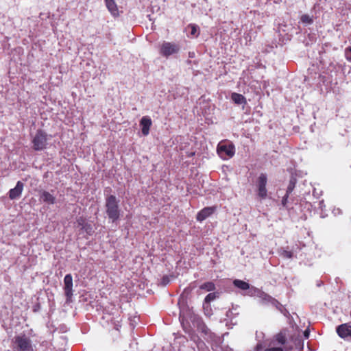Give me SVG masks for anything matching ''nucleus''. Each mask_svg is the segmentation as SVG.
<instances>
[{"instance_id":"obj_1","label":"nucleus","mask_w":351,"mask_h":351,"mask_svg":"<svg viewBox=\"0 0 351 351\" xmlns=\"http://www.w3.org/2000/svg\"><path fill=\"white\" fill-rule=\"evenodd\" d=\"M106 213L109 219L112 222L117 221L121 215L119 206V200L114 195H110L106 198Z\"/></svg>"},{"instance_id":"obj_2","label":"nucleus","mask_w":351,"mask_h":351,"mask_svg":"<svg viewBox=\"0 0 351 351\" xmlns=\"http://www.w3.org/2000/svg\"><path fill=\"white\" fill-rule=\"evenodd\" d=\"M217 152L221 158L227 160L234 156L235 146L230 141L222 140L217 145Z\"/></svg>"},{"instance_id":"obj_3","label":"nucleus","mask_w":351,"mask_h":351,"mask_svg":"<svg viewBox=\"0 0 351 351\" xmlns=\"http://www.w3.org/2000/svg\"><path fill=\"white\" fill-rule=\"evenodd\" d=\"M13 344V349L16 351H33L32 341L25 334L15 336Z\"/></svg>"},{"instance_id":"obj_4","label":"nucleus","mask_w":351,"mask_h":351,"mask_svg":"<svg viewBox=\"0 0 351 351\" xmlns=\"http://www.w3.org/2000/svg\"><path fill=\"white\" fill-rule=\"evenodd\" d=\"M180 47L178 44L173 42L164 41L160 46L159 53L165 58H169L179 53Z\"/></svg>"},{"instance_id":"obj_5","label":"nucleus","mask_w":351,"mask_h":351,"mask_svg":"<svg viewBox=\"0 0 351 351\" xmlns=\"http://www.w3.org/2000/svg\"><path fill=\"white\" fill-rule=\"evenodd\" d=\"M32 142L34 150L41 151L45 149L47 144V135L46 132L41 129L38 130Z\"/></svg>"},{"instance_id":"obj_6","label":"nucleus","mask_w":351,"mask_h":351,"mask_svg":"<svg viewBox=\"0 0 351 351\" xmlns=\"http://www.w3.org/2000/svg\"><path fill=\"white\" fill-rule=\"evenodd\" d=\"M267 175L263 173H261L256 180V186L257 195L261 199H265L267 197Z\"/></svg>"},{"instance_id":"obj_7","label":"nucleus","mask_w":351,"mask_h":351,"mask_svg":"<svg viewBox=\"0 0 351 351\" xmlns=\"http://www.w3.org/2000/svg\"><path fill=\"white\" fill-rule=\"evenodd\" d=\"M336 332L341 339L351 341V325L350 324L346 323L338 326Z\"/></svg>"},{"instance_id":"obj_8","label":"nucleus","mask_w":351,"mask_h":351,"mask_svg":"<svg viewBox=\"0 0 351 351\" xmlns=\"http://www.w3.org/2000/svg\"><path fill=\"white\" fill-rule=\"evenodd\" d=\"M64 291L66 302H70L73 296V277L71 274H66L64 278Z\"/></svg>"},{"instance_id":"obj_9","label":"nucleus","mask_w":351,"mask_h":351,"mask_svg":"<svg viewBox=\"0 0 351 351\" xmlns=\"http://www.w3.org/2000/svg\"><path fill=\"white\" fill-rule=\"evenodd\" d=\"M215 210L216 206L205 207L197 213L196 219L198 221H202L213 215Z\"/></svg>"},{"instance_id":"obj_10","label":"nucleus","mask_w":351,"mask_h":351,"mask_svg":"<svg viewBox=\"0 0 351 351\" xmlns=\"http://www.w3.org/2000/svg\"><path fill=\"white\" fill-rule=\"evenodd\" d=\"M152 125V119L148 116H144L140 121V126L141 127L142 134L147 136L149 133L150 128Z\"/></svg>"},{"instance_id":"obj_11","label":"nucleus","mask_w":351,"mask_h":351,"mask_svg":"<svg viewBox=\"0 0 351 351\" xmlns=\"http://www.w3.org/2000/svg\"><path fill=\"white\" fill-rule=\"evenodd\" d=\"M23 187L24 184L21 181H18L16 186L9 191V198L10 199H15L19 198L23 192Z\"/></svg>"},{"instance_id":"obj_12","label":"nucleus","mask_w":351,"mask_h":351,"mask_svg":"<svg viewBox=\"0 0 351 351\" xmlns=\"http://www.w3.org/2000/svg\"><path fill=\"white\" fill-rule=\"evenodd\" d=\"M40 200L47 204H54L56 203V197L47 191H40Z\"/></svg>"},{"instance_id":"obj_13","label":"nucleus","mask_w":351,"mask_h":351,"mask_svg":"<svg viewBox=\"0 0 351 351\" xmlns=\"http://www.w3.org/2000/svg\"><path fill=\"white\" fill-rule=\"evenodd\" d=\"M108 10V11L110 12V14L114 16L117 17L119 16V12L117 7V5L114 0H104Z\"/></svg>"},{"instance_id":"obj_14","label":"nucleus","mask_w":351,"mask_h":351,"mask_svg":"<svg viewBox=\"0 0 351 351\" xmlns=\"http://www.w3.org/2000/svg\"><path fill=\"white\" fill-rule=\"evenodd\" d=\"M274 342L278 345H285L287 342V334L285 330H282L276 335L274 338Z\"/></svg>"},{"instance_id":"obj_15","label":"nucleus","mask_w":351,"mask_h":351,"mask_svg":"<svg viewBox=\"0 0 351 351\" xmlns=\"http://www.w3.org/2000/svg\"><path fill=\"white\" fill-rule=\"evenodd\" d=\"M232 101L237 104H246L245 97L239 93H234L231 95Z\"/></svg>"},{"instance_id":"obj_16","label":"nucleus","mask_w":351,"mask_h":351,"mask_svg":"<svg viewBox=\"0 0 351 351\" xmlns=\"http://www.w3.org/2000/svg\"><path fill=\"white\" fill-rule=\"evenodd\" d=\"M233 284L236 287H237L241 290H247L250 288L249 283H247L242 280H239V279L234 280L233 282Z\"/></svg>"},{"instance_id":"obj_17","label":"nucleus","mask_w":351,"mask_h":351,"mask_svg":"<svg viewBox=\"0 0 351 351\" xmlns=\"http://www.w3.org/2000/svg\"><path fill=\"white\" fill-rule=\"evenodd\" d=\"M199 288L201 289L206 290L207 291H214L215 289V285L213 282H206L202 284Z\"/></svg>"},{"instance_id":"obj_18","label":"nucleus","mask_w":351,"mask_h":351,"mask_svg":"<svg viewBox=\"0 0 351 351\" xmlns=\"http://www.w3.org/2000/svg\"><path fill=\"white\" fill-rule=\"evenodd\" d=\"M296 182H297L296 178L295 177H291L289 180V183L287 186V192H286L287 193L290 195L293 192V191L295 186Z\"/></svg>"},{"instance_id":"obj_19","label":"nucleus","mask_w":351,"mask_h":351,"mask_svg":"<svg viewBox=\"0 0 351 351\" xmlns=\"http://www.w3.org/2000/svg\"><path fill=\"white\" fill-rule=\"evenodd\" d=\"M259 298L265 303H271V300L274 299V298L265 292H261L259 295Z\"/></svg>"},{"instance_id":"obj_20","label":"nucleus","mask_w":351,"mask_h":351,"mask_svg":"<svg viewBox=\"0 0 351 351\" xmlns=\"http://www.w3.org/2000/svg\"><path fill=\"white\" fill-rule=\"evenodd\" d=\"M82 230L84 231L88 235H92L94 232L93 226L88 223H86Z\"/></svg>"},{"instance_id":"obj_21","label":"nucleus","mask_w":351,"mask_h":351,"mask_svg":"<svg viewBox=\"0 0 351 351\" xmlns=\"http://www.w3.org/2000/svg\"><path fill=\"white\" fill-rule=\"evenodd\" d=\"M301 21L305 24H312L313 20L308 14H303L300 18Z\"/></svg>"},{"instance_id":"obj_22","label":"nucleus","mask_w":351,"mask_h":351,"mask_svg":"<svg viewBox=\"0 0 351 351\" xmlns=\"http://www.w3.org/2000/svg\"><path fill=\"white\" fill-rule=\"evenodd\" d=\"M217 298V293L213 292V293H210L209 294H208L205 299H204V302L206 303H210L211 301H213L214 300H215V298Z\"/></svg>"},{"instance_id":"obj_23","label":"nucleus","mask_w":351,"mask_h":351,"mask_svg":"<svg viewBox=\"0 0 351 351\" xmlns=\"http://www.w3.org/2000/svg\"><path fill=\"white\" fill-rule=\"evenodd\" d=\"M77 224L79 227L81 228V230H82L83 227L86 224V219L83 217H80L77 219Z\"/></svg>"},{"instance_id":"obj_24","label":"nucleus","mask_w":351,"mask_h":351,"mask_svg":"<svg viewBox=\"0 0 351 351\" xmlns=\"http://www.w3.org/2000/svg\"><path fill=\"white\" fill-rule=\"evenodd\" d=\"M270 304L276 307L278 310L282 311V305L276 299L274 298L271 300V302Z\"/></svg>"},{"instance_id":"obj_25","label":"nucleus","mask_w":351,"mask_h":351,"mask_svg":"<svg viewBox=\"0 0 351 351\" xmlns=\"http://www.w3.org/2000/svg\"><path fill=\"white\" fill-rule=\"evenodd\" d=\"M346 58L348 62H351V47H348L345 50Z\"/></svg>"},{"instance_id":"obj_26","label":"nucleus","mask_w":351,"mask_h":351,"mask_svg":"<svg viewBox=\"0 0 351 351\" xmlns=\"http://www.w3.org/2000/svg\"><path fill=\"white\" fill-rule=\"evenodd\" d=\"M282 255L286 258H291L293 257V252L291 251L285 250L282 252Z\"/></svg>"},{"instance_id":"obj_27","label":"nucleus","mask_w":351,"mask_h":351,"mask_svg":"<svg viewBox=\"0 0 351 351\" xmlns=\"http://www.w3.org/2000/svg\"><path fill=\"white\" fill-rule=\"evenodd\" d=\"M121 319H119L114 321L113 323L114 325V329H116L117 330H119V328L121 327Z\"/></svg>"},{"instance_id":"obj_28","label":"nucleus","mask_w":351,"mask_h":351,"mask_svg":"<svg viewBox=\"0 0 351 351\" xmlns=\"http://www.w3.org/2000/svg\"><path fill=\"white\" fill-rule=\"evenodd\" d=\"M189 27L191 29V35H196L197 29L195 25H189Z\"/></svg>"},{"instance_id":"obj_29","label":"nucleus","mask_w":351,"mask_h":351,"mask_svg":"<svg viewBox=\"0 0 351 351\" xmlns=\"http://www.w3.org/2000/svg\"><path fill=\"white\" fill-rule=\"evenodd\" d=\"M264 351H284L281 347H273L265 349Z\"/></svg>"},{"instance_id":"obj_30","label":"nucleus","mask_w":351,"mask_h":351,"mask_svg":"<svg viewBox=\"0 0 351 351\" xmlns=\"http://www.w3.org/2000/svg\"><path fill=\"white\" fill-rule=\"evenodd\" d=\"M289 196V194L286 193L285 195L282 197V204L283 206H285L287 205V202H288Z\"/></svg>"},{"instance_id":"obj_31","label":"nucleus","mask_w":351,"mask_h":351,"mask_svg":"<svg viewBox=\"0 0 351 351\" xmlns=\"http://www.w3.org/2000/svg\"><path fill=\"white\" fill-rule=\"evenodd\" d=\"M162 283L164 285H167L169 283V277L168 276H164L162 279Z\"/></svg>"},{"instance_id":"obj_32","label":"nucleus","mask_w":351,"mask_h":351,"mask_svg":"<svg viewBox=\"0 0 351 351\" xmlns=\"http://www.w3.org/2000/svg\"><path fill=\"white\" fill-rule=\"evenodd\" d=\"M304 337L307 339L309 337V331L308 330H306L304 332Z\"/></svg>"},{"instance_id":"obj_33","label":"nucleus","mask_w":351,"mask_h":351,"mask_svg":"<svg viewBox=\"0 0 351 351\" xmlns=\"http://www.w3.org/2000/svg\"><path fill=\"white\" fill-rule=\"evenodd\" d=\"M193 55H194V53H192V54L191 53H189V56L193 58Z\"/></svg>"},{"instance_id":"obj_34","label":"nucleus","mask_w":351,"mask_h":351,"mask_svg":"<svg viewBox=\"0 0 351 351\" xmlns=\"http://www.w3.org/2000/svg\"><path fill=\"white\" fill-rule=\"evenodd\" d=\"M187 291H188V289H187V288H186V289H184V292L185 293V292H186Z\"/></svg>"},{"instance_id":"obj_35","label":"nucleus","mask_w":351,"mask_h":351,"mask_svg":"<svg viewBox=\"0 0 351 351\" xmlns=\"http://www.w3.org/2000/svg\"><path fill=\"white\" fill-rule=\"evenodd\" d=\"M261 347V345H257L256 348H257V350Z\"/></svg>"}]
</instances>
